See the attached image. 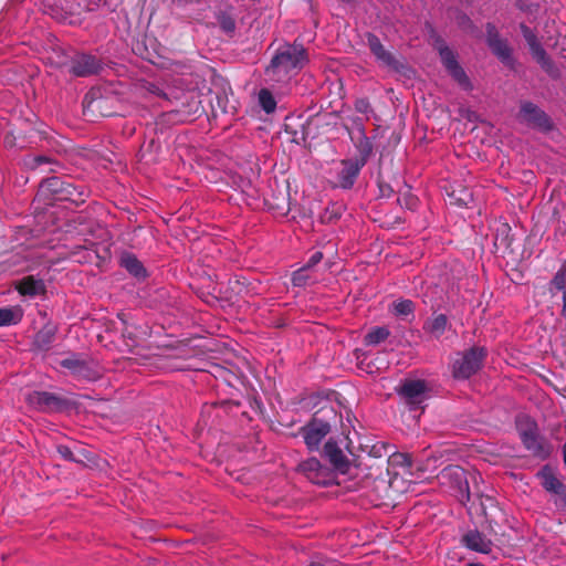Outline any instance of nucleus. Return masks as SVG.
I'll use <instances>...</instances> for the list:
<instances>
[{
	"label": "nucleus",
	"instance_id": "obj_1",
	"mask_svg": "<svg viewBox=\"0 0 566 566\" xmlns=\"http://www.w3.org/2000/svg\"><path fill=\"white\" fill-rule=\"evenodd\" d=\"M306 50L301 43L284 44L273 55L265 74L275 83H287L307 63Z\"/></svg>",
	"mask_w": 566,
	"mask_h": 566
},
{
	"label": "nucleus",
	"instance_id": "obj_2",
	"mask_svg": "<svg viewBox=\"0 0 566 566\" xmlns=\"http://www.w3.org/2000/svg\"><path fill=\"white\" fill-rule=\"evenodd\" d=\"M38 198L51 205L53 201H70L75 205L84 202L85 191L73 185L69 178L53 176L43 180L39 187Z\"/></svg>",
	"mask_w": 566,
	"mask_h": 566
},
{
	"label": "nucleus",
	"instance_id": "obj_3",
	"mask_svg": "<svg viewBox=\"0 0 566 566\" xmlns=\"http://www.w3.org/2000/svg\"><path fill=\"white\" fill-rule=\"evenodd\" d=\"M517 430L523 446L533 457L545 460L553 452V446L538 433L536 422L528 417H522L517 420Z\"/></svg>",
	"mask_w": 566,
	"mask_h": 566
},
{
	"label": "nucleus",
	"instance_id": "obj_4",
	"mask_svg": "<svg viewBox=\"0 0 566 566\" xmlns=\"http://www.w3.org/2000/svg\"><path fill=\"white\" fill-rule=\"evenodd\" d=\"M484 358V349L478 347L459 355L452 365L453 376L459 379L470 378L481 368Z\"/></svg>",
	"mask_w": 566,
	"mask_h": 566
},
{
	"label": "nucleus",
	"instance_id": "obj_5",
	"mask_svg": "<svg viewBox=\"0 0 566 566\" xmlns=\"http://www.w3.org/2000/svg\"><path fill=\"white\" fill-rule=\"evenodd\" d=\"M439 479L443 485H449L454 491V495L461 503L470 500L469 481L462 468L457 465L448 467L442 470Z\"/></svg>",
	"mask_w": 566,
	"mask_h": 566
},
{
	"label": "nucleus",
	"instance_id": "obj_6",
	"mask_svg": "<svg viewBox=\"0 0 566 566\" xmlns=\"http://www.w3.org/2000/svg\"><path fill=\"white\" fill-rule=\"evenodd\" d=\"M398 395L410 410L416 411L428 398V386L423 380L407 379L400 385Z\"/></svg>",
	"mask_w": 566,
	"mask_h": 566
},
{
	"label": "nucleus",
	"instance_id": "obj_7",
	"mask_svg": "<svg viewBox=\"0 0 566 566\" xmlns=\"http://www.w3.org/2000/svg\"><path fill=\"white\" fill-rule=\"evenodd\" d=\"M298 471L313 484L326 486L335 481V473L316 458H310L301 462Z\"/></svg>",
	"mask_w": 566,
	"mask_h": 566
},
{
	"label": "nucleus",
	"instance_id": "obj_8",
	"mask_svg": "<svg viewBox=\"0 0 566 566\" xmlns=\"http://www.w3.org/2000/svg\"><path fill=\"white\" fill-rule=\"evenodd\" d=\"M543 489L557 496L554 501L558 509L566 507V485L558 479L549 465H544L536 474Z\"/></svg>",
	"mask_w": 566,
	"mask_h": 566
},
{
	"label": "nucleus",
	"instance_id": "obj_9",
	"mask_svg": "<svg viewBox=\"0 0 566 566\" xmlns=\"http://www.w3.org/2000/svg\"><path fill=\"white\" fill-rule=\"evenodd\" d=\"M365 165V160L346 159L337 163L331 170L336 178V186L343 189H349Z\"/></svg>",
	"mask_w": 566,
	"mask_h": 566
},
{
	"label": "nucleus",
	"instance_id": "obj_10",
	"mask_svg": "<svg viewBox=\"0 0 566 566\" xmlns=\"http://www.w3.org/2000/svg\"><path fill=\"white\" fill-rule=\"evenodd\" d=\"M25 400L30 407L44 412L61 411L67 406L64 398L48 391L34 390L27 395Z\"/></svg>",
	"mask_w": 566,
	"mask_h": 566
},
{
	"label": "nucleus",
	"instance_id": "obj_11",
	"mask_svg": "<svg viewBox=\"0 0 566 566\" xmlns=\"http://www.w3.org/2000/svg\"><path fill=\"white\" fill-rule=\"evenodd\" d=\"M60 366L67 369L73 376L92 380L98 376L96 366L93 360L83 358L78 355L72 354L71 356L62 359Z\"/></svg>",
	"mask_w": 566,
	"mask_h": 566
},
{
	"label": "nucleus",
	"instance_id": "obj_12",
	"mask_svg": "<svg viewBox=\"0 0 566 566\" xmlns=\"http://www.w3.org/2000/svg\"><path fill=\"white\" fill-rule=\"evenodd\" d=\"M329 423L316 418L311 420L301 429L304 442L311 451L318 448L322 440L329 433Z\"/></svg>",
	"mask_w": 566,
	"mask_h": 566
},
{
	"label": "nucleus",
	"instance_id": "obj_13",
	"mask_svg": "<svg viewBox=\"0 0 566 566\" xmlns=\"http://www.w3.org/2000/svg\"><path fill=\"white\" fill-rule=\"evenodd\" d=\"M441 61L450 75L464 88L470 90L471 83L464 70L459 65L457 57L451 49L441 46L439 50Z\"/></svg>",
	"mask_w": 566,
	"mask_h": 566
},
{
	"label": "nucleus",
	"instance_id": "obj_14",
	"mask_svg": "<svg viewBox=\"0 0 566 566\" xmlns=\"http://www.w3.org/2000/svg\"><path fill=\"white\" fill-rule=\"evenodd\" d=\"M521 117L527 125L542 130H549L552 128L548 116L533 103L525 102L521 105Z\"/></svg>",
	"mask_w": 566,
	"mask_h": 566
},
{
	"label": "nucleus",
	"instance_id": "obj_15",
	"mask_svg": "<svg viewBox=\"0 0 566 566\" xmlns=\"http://www.w3.org/2000/svg\"><path fill=\"white\" fill-rule=\"evenodd\" d=\"M367 43L377 61L389 70H398L399 63L396 57L387 51L375 34H368Z\"/></svg>",
	"mask_w": 566,
	"mask_h": 566
},
{
	"label": "nucleus",
	"instance_id": "obj_16",
	"mask_svg": "<svg viewBox=\"0 0 566 566\" xmlns=\"http://www.w3.org/2000/svg\"><path fill=\"white\" fill-rule=\"evenodd\" d=\"M99 69L101 63L95 56L80 54L73 59L70 71L75 76H88L96 74Z\"/></svg>",
	"mask_w": 566,
	"mask_h": 566
},
{
	"label": "nucleus",
	"instance_id": "obj_17",
	"mask_svg": "<svg viewBox=\"0 0 566 566\" xmlns=\"http://www.w3.org/2000/svg\"><path fill=\"white\" fill-rule=\"evenodd\" d=\"M462 542L465 547L478 553L488 554L492 549V542L476 530L469 531Z\"/></svg>",
	"mask_w": 566,
	"mask_h": 566
},
{
	"label": "nucleus",
	"instance_id": "obj_18",
	"mask_svg": "<svg viewBox=\"0 0 566 566\" xmlns=\"http://www.w3.org/2000/svg\"><path fill=\"white\" fill-rule=\"evenodd\" d=\"M17 291L23 296L34 297L45 293V284L43 280L32 275L21 279L17 285Z\"/></svg>",
	"mask_w": 566,
	"mask_h": 566
},
{
	"label": "nucleus",
	"instance_id": "obj_19",
	"mask_svg": "<svg viewBox=\"0 0 566 566\" xmlns=\"http://www.w3.org/2000/svg\"><path fill=\"white\" fill-rule=\"evenodd\" d=\"M60 2L65 13L76 15L83 11H94L104 0H60Z\"/></svg>",
	"mask_w": 566,
	"mask_h": 566
},
{
	"label": "nucleus",
	"instance_id": "obj_20",
	"mask_svg": "<svg viewBox=\"0 0 566 566\" xmlns=\"http://www.w3.org/2000/svg\"><path fill=\"white\" fill-rule=\"evenodd\" d=\"M324 453L336 469L343 472L346 470L348 460L336 442L327 441L324 446Z\"/></svg>",
	"mask_w": 566,
	"mask_h": 566
},
{
	"label": "nucleus",
	"instance_id": "obj_21",
	"mask_svg": "<svg viewBox=\"0 0 566 566\" xmlns=\"http://www.w3.org/2000/svg\"><path fill=\"white\" fill-rule=\"evenodd\" d=\"M120 265L137 279H145L147 275L143 263L132 253H124L120 256Z\"/></svg>",
	"mask_w": 566,
	"mask_h": 566
},
{
	"label": "nucleus",
	"instance_id": "obj_22",
	"mask_svg": "<svg viewBox=\"0 0 566 566\" xmlns=\"http://www.w3.org/2000/svg\"><path fill=\"white\" fill-rule=\"evenodd\" d=\"M55 339V327L45 325L34 336L33 346L39 350H48Z\"/></svg>",
	"mask_w": 566,
	"mask_h": 566
},
{
	"label": "nucleus",
	"instance_id": "obj_23",
	"mask_svg": "<svg viewBox=\"0 0 566 566\" xmlns=\"http://www.w3.org/2000/svg\"><path fill=\"white\" fill-rule=\"evenodd\" d=\"M23 308L19 305L0 308V327L19 324L23 318Z\"/></svg>",
	"mask_w": 566,
	"mask_h": 566
},
{
	"label": "nucleus",
	"instance_id": "obj_24",
	"mask_svg": "<svg viewBox=\"0 0 566 566\" xmlns=\"http://www.w3.org/2000/svg\"><path fill=\"white\" fill-rule=\"evenodd\" d=\"M447 326V316L444 314H438L426 323L424 329L432 334L436 338H439L446 332Z\"/></svg>",
	"mask_w": 566,
	"mask_h": 566
},
{
	"label": "nucleus",
	"instance_id": "obj_25",
	"mask_svg": "<svg viewBox=\"0 0 566 566\" xmlns=\"http://www.w3.org/2000/svg\"><path fill=\"white\" fill-rule=\"evenodd\" d=\"M390 335V331L385 326H376L371 328L364 338V342L368 346H375L386 340Z\"/></svg>",
	"mask_w": 566,
	"mask_h": 566
},
{
	"label": "nucleus",
	"instance_id": "obj_26",
	"mask_svg": "<svg viewBox=\"0 0 566 566\" xmlns=\"http://www.w3.org/2000/svg\"><path fill=\"white\" fill-rule=\"evenodd\" d=\"M488 42L492 51L502 60L510 57V49L507 44L497 35L489 33Z\"/></svg>",
	"mask_w": 566,
	"mask_h": 566
},
{
	"label": "nucleus",
	"instance_id": "obj_27",
	"mask_svg": "<svg viewBox=\"0 0 566 566\" xmlns=\"http://www.w3.org/2000/svg\"><path fill=\"white\" fill-rule=\"evenodd\" d=\"M354 123L356 124L357 130H358L359 135L361 136L359 146H358L359 151L363 156L361 160L366 161V158L371 154L373 145H371L369 138L365 134V127H364L363 123L358 119L354 120Z\"/></svg>",
	"mask_w": 566,
	"mask_h": 566
},
{
	"label": "nucleus",
	"instance_id": "obj_28",
	"mask_svg": "<svg viewBox=\"0 0 566 566\" xmlns=\"http://www.w3.org/2000/svg\"><path fill=\"white\" fill-rule=\"evenodd\" d=\"M258 97H259V104L265 113L271 114L275 111L276 101H275L273 94L268 88H262L259 92Z\"/></svg>",
	"mask_w": 566,
	"mask_h": 566
},
{
	"label": "nucleus",
	"instance_id": "obj_29",
	"mask_svg": "<svg viewBox=\"0 0 566 566\" xmlns=\"http://www.w3.org/2000/svg\"><path fill=\"white\" fill-rule=\"evenodd\" d=\"M566 289V265L559 268V270L555 273L552 281L549 282V292L552 294L555 291H565Z\"/></svg>",
	"mask_w": 566,
	"mask_h": 566
},
{
	"label": "nucleus",
	"instance_id": "obj_30",
	"mask_svg": "<svg viewBox=\"0 0 566 566\" xmlns=\"http://www.w3.org/2000/svg\"><path fill=\"white\" fill-rule=\"evenodd\" d=\"M312 282H314V279L310 274V269H307L305 266L298 269L292 275V283L294 286L303 287Z\"/></svg>",
	"mask_w": 566,
	"mask_h": 566
},
{
	"label": "nucleus",
	"instance_id": "obj_31",
	"mask_svg": "<svg viewBox=\"0 0 566 566\" xmlns=\"http://www.w3.org/2000/svg\"><path fill=\"white\" fill-rule=\"evenodd\" d=\"M394 314L397 316H408L412 314L415 305L410 300H401L394 303Z\"/></svg>",
	"mask_w": 566,
	"mask_h": 566
},
{
	"label": "nucleus",
	"instance_id": "obj_32",
	"mask_svg": "<svg viewBox=\"0 0 566 566\" xmlns=\"http://www.w3.org/2000/svg\"><path fill=\"white\" fill-rule=\"evenodd\" d=\"M530 48H531V51H532L534 57L537 60V62L541 63L543 67H547V65L549 64V60L547 57L545 50L539 44V42Z\"/></svg>",
	"mask_w": 566,
	"mask_h": 566
},
{
	"label": "nucleus",
	"instance_id": "obj_33",
	"mask_svg": "<svg viewBox=\"0 0 566 566\" xmlns=\"http://www.w3.org/2000/svg\"><path fill=\"white\" fill-rule=\"evenodd\" d=\"M51 164H53V159L49 156H43V155L30 157L29 160L27 161V165L31 169H36V168L41 167L42 165H51Z\"/></svg>",
	"mask_w": 566,
	"mask_h": 566
},
{
	"label": "nucleus",
	"instance_id": "obj_34",
	"mask_svg": "<svg viewBox=\"0 0 566 566\" xmlns=\"http://www.w3.org/2000/svg\"><path fill=\"white\" fill-rule=\"evenodd\" d=\"M355 109L358 113L366 115L367 118H369V114H373L371 105L366 98L357 99L355 102Z\"/></svg>",
	"mask_w": 566,
	"mask_h": 566
},
{
	"label": "nucleus",
	"instance_id": "obj_35",
	"mask_svg": "<svg viewBox=\"0 0 566 566\" xmlns=\"http://www.w3.org/2000/svg\"><path fill=\"white\" fill-rule=\"evenodd\" d=\"M521 29H522V33H523V35H524V38H525V40H526V42H527V44L530 46L535 45L536 43H538L536 35L534 34V32L528 27L522 24Z\"/></svg>",
	"mask_w": 566,
	"mask_h": 566
},
{
	"label": "nucleus",
	"instance_id": "obj_36",
	"mask_svg": "<svg viewBox=\"0 0 566 566\" xmlns=\"http://www.w3.org/2000/svg\"><path fill=\"white\" fill-rule=\"evenodd\" d=\"M56 450L63 459L67 461H76L72 450L67 446H57Z\"/></svg>",
	"mask_w": 566,
	"mask_h": 566
},
{
	"label": "nucleus",
	"instance_id": "obj_37",
	"mask_svg": "<svg viewBox=\"0 0 566 566\" xmlns=\"http://www.w3.org/2000/svg\"><path fill=\"white\" fill-rule=\"evenodd\" d=\"M95 243L93 241L85 240L84 244H78L74 247V251L72 252V255L75 258V255L78 253L80 250L85 251H92Z\"/></svg>",
	"mask_w": 566,
	"mask_h": 566
},
{
	"label": "nucleus",
	"instance_id": "obj_38",
	"mask_svg": "<svg viewBox=\"0 0 566 566\" xmlns=\"http://www.w3.org/2000/svg\"><path fill=\"white\" fill-rule=\"evenodd\" d=\"M322 259H323V253L322 252H319V251L314 252L311 255L310 260L307 261L305 268H307V269L313 268L314 265L319 263L322 261Z\"/></svg>",
	"mask_w": 566,
	"mask_h": 566
},
{
	"label": "nucleus",
	"instance_id": "obj_39",
	"mask_svg": "<svg viewBox=\"0 0 566 566\" xmlns=\"http://www.w3.org/2000/svg\"><path fill=\"white\" fill-rule=\"evenodd\" d=\"M562 316L566 318V289L563 293V307H562Z\"/></svg>",
	"mask_w": 566,
	"mask_h": 566
},
{
	"label": "nucleus",
	"instance_id": "obj_40",
	"mask_svg": "<svg viewBox=\"0 0 566 566\" xmlns=\"http://www.w3.org/2000/svg\"><path fill=\"white\" fill-rule=\"evenodd\" d=\"M563 461L566 464V441H565V444L563 447Z\"/></svg>",
	"mask_w": 566,
	"mask_h": 566
},
{
	"label": "nucleus",
	"instance_id": "obj_41",
	"mask_svg": "<svg viewBox=\"0 0 566 566\" xmlns=\"http://www.w3.org/2000/svg\"><path fill=\"white\" fill-rule=\"evenodd\" d=\"M51 14H52L54 18H56V19L63 18L62 15H60V14L55 13L53 9H52Z\"/></svg>",
	"mask_w": 566,
	"mask_h": 566
},
{
	"label": "nucleus",
	"instance_id": "obj_42",
	"mask_svg": "<svg viewBox=\"0 0 566 566\" xmlns=\"http://www.w3.org/2000/svg\"><path fill=\"white\" fill-rule=\"evenodd\" d=\"M468 566H484V565H482L480 563H470V564H468Z\"/></svg>",
	"mask_w": 566,
	"mask_h": 566
},
{
	"label": "nucleus",
	"instance_id": "obj_43",
	"mask_svg": "<svg viewBox=\"0 0 566 566\" xmlns=\"http://www.w3.org/2000/svg\"><path fill=\"white\" fill-rule=\"evenodd\" d=\"M310 566H326V565H323V564H319V563H312Z\"/></svg>",
	"mask_w": 566,
	"mask_h": 566
},
{
	"label": "nucleus",
	"instance_id": "obj_44",
	"mask_svg": "<svg viewBox=\"0 0 566 566\" xmlns=\"http://www.w3.org/2000/svg\"><path fill=\"white\" fill-rule=\"evenodd\" d=\"M76 261L77 262H84V261H87V258H84V259L77 258Z\"/></svg>",
	"mask_w": 566,
	"mask_h": 566
},
{
	"label": "nucleus",
	"instance_id": "obj_45",
	"mask_svg": "<svg viewBox=\"0 0 566 566\" xmlns=\"http://www.w3.org/2000/svg\"><path fill=\"white\" fill-rule=\"evenodd\" d=\"M343 2H347V3H350V2H354L355 0H342Z\"/></svg>",
	"mask_w": 566,
	"mask_h": 566
}]
</instances>
